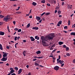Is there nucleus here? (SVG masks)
Listing matches in <instances>:
<instances>
[{
	"label": "nucleus",
	"mask_w": 75,
	"mask_h": 75,
	"mask_svg": "<svg viewBox=\"0 0 75 75\" xmlns=\"http://www.w3.org/2000/svg\"><path fill=\"white\" fill-rule=\"evenodd\" d=\"M55 37V34L54 33L51 34L50 35H47L44 38V36H41V39L42 40V45L43 46L46 47L47 46V42H48V40H52L53 38Z\"/></svg>",
	"instance_id": "1"
},
{
	"label": "nucleus",
	"mask_w": 75,
	"mask_h": 75,
	"mask_svg": "<svg viewBox=\"0 0 75 75\" xmlns=\"http://www.w3.org/2000/svg\"><path fill=\"white\" fill-rule=\"evenodd\" d=\"M12 20V18H10L9 15H7L4 18V21H5L6 22H7L8 20Z\"/></svg>",
	"instance_id": "2"
},
{
	"label": "nucleus",
	"mask_w": 75,
	"mask_h": 75,
	"mask_svg": "<svg viewBox=\"0 0 75 75\" xmlns=\"http://www.w3.org/2000/svg\"><path fill=\"white\" fill-rule=\"evenodd\" d=\"M59 59H57V63L58 64H61V67H62L64 65V61L62 60H59Z\"/></svg>",
	"instance_id": "3"
},
{
	"label": "nucleus",
	"mask_w": 75,
	"mask_h": 75,
	"mask_svg": "<svg viewBox=\"0 0 75 75\" xmlns=\"http://www.w3.org/2000/svg\"><path fill=\"white\" fill-rule=\"evenodd\" d=\"M59 67L57 66H55L54 67V69L56 71H58V70H59Z\"/></svg>",
	"instance_id": "4"
},
{
	"label": "nucleus",
	"mask_w": 75,
	"mask_h": 75,
	"mask_svg": "<svg viewBox=\"0 0 75 75\" xmlns=\"http://www.w3.org/2000/svg\"><path fill=\"white\" fill-rule=\"evenodd\" d=\"M7 57H4L1 59V61H7Z\"/></svg>",
	"instance_id": "5"
},
{
	"label": "nucleus",
	"mask_w": 75,
	"mask_h": 75,
	"mask_svg": "<svg viewBox=\"0 0 75 75\" xmlns=\"http://www.w3.org/2000/svg\"><path fill=\"white\" fill-rule=\"evenodd\" d=\"M3 57H7V55L8 54H7V53H4V52H3Z\"/></svg>",
	"instance_id": "6"
},
{
	"label": "nucleus",
	"mask_w": 75,
	"mask_h": 75,
	"mask_svg": "<svg viewBox=\"0 0 75 75\" xmlns=\"http://www.w3.org/2000/svg\"><path fill=\"white\" fill-rule=\"evenodd\" d=\"M30 38L31 39V41H35V39L33 38V37L32 36L30 37Z\"/></svg>",
	"instance_id": "7"
},
{
	"label": "nucleus",
	"mask_w": 75,
	"mask_h": 75,
	"mask_svg": "<svg viewBox=\"0 0 75 75\" xmlns=\"http://www.w3.org/2000/svg\"><path fill=\"white\" fill-rule=\"evenodd\" d=\"M21 72H22V69H20L18 71V74H20L21 73Z\"/></svg>",
	"instance_id": "8"
},
{
	"label": "nucleus",
	"mask_w": 75,
	"mask_h": 75,
	"mask_svg": "<svg viewBox=\"0 0 75 75\" xmlns=\"http://www.w3.org/2000/svg\"><path fill=\"white\" fill-rule=\"evenodd\" d=\"M0 35H4V32L0 31Z\"/></svg>",
	"instance_id": "9"
},
{
	"label": "nucleus",
	"mask_w": 75,
	"mask_h": 75,
	"mask_svg": "<svg viewBox=\"0 0 75 75\" xmlns=\"http://www.w3.org/2000/svg\"><path fill=\"white\" fill-rule=\"evenodd\" d=\"M32 29L33 30H38V27H33L32 28Z\"/></svg>",
	"instance_id": "10"
},
{
	"label": "nucleus",
	"mask_w": 75,
	"mask_h": 75,
	"mask_svg": "<svg viewBox=\"0 0 75 75\" xmlns=\"http://www.w3.org/2000/svg\"><path fill=\"white\" fill-rule=\"evenodd\" d=\"M36 54H41V51L40 50H38V51L36 52Z\"/></svg>",
	"instance_id": "11"
},
{
	"label": "nucleus",
	"mask_w": 75,
	"mask_h": 75,
	"mask_svg": "<svg viewBox=\"0 0 75 75\" xmlns=\"http://www.w3.org/2000/svg\"><path fill=\"white\" fill-rule=\"evenodd\" d=\"M36 19L38 20H40L41 18H40V17L39 16H37L36 17Z\"/></svg>",
	"instance_id": "12"
},
{
	"label": "nucleus",
	"mask_w": 75,
	"mask_h": 75,
	"mask_svg": "<svg viewBox=\"0 0 75 75\" xmlns=\"http://www.w3.org/2000/svg\"><path fill=\"white\" fill-rule=\"evenodd\" d=\"M35 66H37L38 67H39L40 66V65L39 64H38L36 62H35L34 64Z\"/></svg>",
	"instance_id": "13"
},
{
	"label": "nucleus",
	"mask_w": 75,
	"mask_h": 75,
	"mask_svg": "<svg viewBox=\"0 0 75 75\" xmlns=\"http://www.w3.org/2000/svg\"><path fill=\"white\" fill-rule=\"evenodd\" d=\"M32 4H33V5L34 6H35L37 5V3L34 2H33Z\"/></svg>",
	"instance_id": "14"
},
{
	"label": "nucleus",
	"mask_w": 75,
	"mask_h": 75,
	"mask_svg": "<svg viewBox=\"0 0 75 75\" xmlns=\"http://www.w3.org/2000/svg\"><path fill=\"white\" fill-rule=\"evenodd\" d=\"M0 49L1 50H3V47L2 45L0 43Z\"/></svg>",
	"instance_id": "15"
},
{
	"label": "nucleus",
	"mask_w": 75,
	"mask_h": 75,
	"mask_svg": "<svg viewBox=\"0 0 75 75\" xmlns=\"http://www.w3.org/2000/svg\"><path fill=\"white\" fill-rule=\"evenodd\" d=\"M64 44V42H59V44L60 45H62V44Z\"/></svg>",
	"instance_id": "16"
},
{
	"label": "nucleus",
	"mask_w": 75,
	"mask_h": 75,
	"mask_svg": "<svg viewBox=\"0 0 75 75\" xmlns=\"http://www.w3.org/2000/svg\"><path fill=\"white\" fill-rule=\"evenodd\" d=\"M25 53H26V51H24L23 52V54L24 56H25Z\"/></svg>",
	"instance_id": "17"
},
{
	"label": "nucleus",
	"mask_w": 75,
	"mask_h": 75,
	"mask_svg": "<svg viewBox=\"0 0 75 75\" xmlns=\"http://www.w3.org/2000/svg\"><path fill=\"white\" fill-rule=\"evenodd\" d=\"M57 13H58V14H59H59H61V11H60V10H59L58 11Z\"/></svg>",
	"instance_id": "18"
},
{
	"label": "nucleus",
	"mask_w": 75,
	"mask_h": 75,
	"mask_svg": "<svg viewBox=\"0 0 75 75\" xmlns=\"http://www.w3.org/2000/svg\"><path fill=\"white\" fill-rule=\"evenodd\" d=\"M70 24H71V21H69H69H68V25H70Z\"/></svg>",
	"instance_id": "19"
},
{
	"label": "nucleus",
	"mask_w": 75,
	"mask_h": 75,
	"mask_svg": "<svg viewBox=\"0 0 75 75\" xmlns=\"http://www.w3.org/2000/svg\"><path fill=\"white\" fill-rule=\"evenodd\" d=\"M30 23H29L26 26V28H29V27H30Z\"/></svg>",
	"instance_id": "20"
},
{
	"label": "nucleus",
	"mask_w": 75,
	"mask_h": 75,
	"mask_svg": "<svg viewBox=\"0 0 75 75\" xmlns=\"http://www.w3.org/2000/svg\"><path fill=\"white\" fill-rule=\"evenodd\" d=\"M14 70H11L10 71V73H11V74H12V73H14Z\"/></svg>",
	"instance_id": "21"
},
{
	"label": "nucleus",
	"mask_w": 75,
	"mask_h": 75,
	"mask_svg": "<svg viewBox=\"0 0 75 75\" xmlns=\"http://www.w3.org/2000/svg\"><path fill=\"white\" fill-rule=\"evenodd\" d=\"M41 3H45V0H43L41 1Z\"/></svg>",
	"instance_id": "22"
},
{
	"label": "nucleus",
	"mask_w": 75,
	"mask_h": 75,
	"mask_svg": "<svg viewBox=\"0 0 75 75\" xmlns=\"http://www.w3.org/2000/svg\"><path fill=\"white\" fill-rule=\"evenodd\" d=\"M4 16L1 15H0V18H4Z\"/></svg>",
	"instance_id": "23"
},
{
	"label": "nucleus",
	"mask_w": 75,
	"mask_h": 75,
	"mask_svg": "<svg viewBox=\"0 0 75 75\" xmlns=\"http://www.w3.org/2000/svg\"><path fill=\"white\" fill-rule=\"evenodd\" d=\"M59 5H58L57 7H56V10H59Z\"/></svg>",
	"instance_id": "24"
},
{
	"label": "nucleus",
	"mask_w": 75,
	"mask_h": 75,
	"mask_svg": "<svg viewBox=\"0 0 75 75\" xmlns=\"http://www.w3.org/2000/svg\"><path fill=\"white\" fill-rule=\"evenodd\" d=\"M67 7H68V8H71H71H72V7H71V6H69V5H68V6H67Z\"/></svg>",
	"instance_id": "25"
},
{
	"label": "nucleus",
	"mask_w": 75,
	"mask_h": 75,
	"mask_svg": "<svg viewBox=\"0 0 75 75\" xmlns=\"http://www.w3.org/2000/svg\"><path fill=\"white\" fill-rule=\"evenodd\" d=\"M58 24H62V21H59L58 23Z\"/></svg>",
	"instance_id": "26"
},
{
	"label": "nucleus",
	"mask_w": 75,
	"mask_h": 75,
	"mask_svg": "<svg viewBox=\"0 0 75 75\" xmlns=\"http://www.w3.org/2000/svg\"><path fill=\"white\" fill-rule=\"evenodd\" d=\"M55 51H57V49H55L54 50H53L52 51V53L55 52Z\"/></svg>",
	"instance_id": "27"
},
{
	"label": "nucleus",
	"mask_w": 75,
	"mask_h": 75,
	"mask_svg": "<svg viewBox=\"0 0 75 75\" xmlns=\"http://www.w3.org/2000/svg\"><path fill=\"white\" fill-rule=\"evenodd\" d=\"M66 51H68L69 50V47H66Z\"/></svg>",
	"instance_id": "28"
},
{
	"label": "nucleus",
	"mask_w": 75,
	"mask_h": 75,
	"mask_svg": "<svg viewBox=\"0 0 75 75\" xmlns=\"http://www.w3.org/2000/svg\"><path fill=\"white\" fill-rule=\"evenodd\" d=\"M66 55L67 56H70V54L69 53H67Z\"/></svg>",
	"instance_id": "29"
},
{
	"label": "nucleus",
	"mask_w": 75,
	"mask_h": 75,
	"mask_svg": "<svg viewBox=\"0 0 75 75\" xmlns=\"http://www.w3.org/2000/svg\"><path fill=\"white\" fill-rule=\"evenodd\" d=\"M63 47L64 48H66L67 47V46L66 45H64L63 46Z\"/></svg>",
	"instance_id": "30"
},
{
	"label": "nucleus",
	"mask_w": 75,
	"mask_h": 75,
	"mask_svg": "<svg viewBox=\"0 0 75 75\" xmlns=\"http://www.w3.org/2000/svg\"><path fill=\"white\" fill-rule=\"evenodd\" d=\"M45 15L46 16H48V15H50V13H45Z\"/></svg>",
	"instance_id": "31"
},
{
	"label": "nucleus",
	"mask_w": 75,
	"mask_h": 75,
	"mask_svg": "<svg viewBox=\"0 0 75 75\" xmlns=\"http://www.w3.org/2000/svg\"><path fill=\"white\" fill-rule=\"evenodd\" d=\"M17 37H15L14 38V40L15 41H17Z\"/></svg>",
	"instance_id": "32"
},
{
	"label": "nucleus",
	"mask_w": 75,
	"mask_h": 75,
	"mask_svg": "<svg viewBox=\"0 0 75 75\" xmlns=\"http://www.w3.org/2000/svg\"><path fill=\"white\" fill-rule=\"evenodd\" d=\"M15 69H16V70H17L18 69V68L17 67H15Z\"/></svg>",
	"instance_id": "33"
},
{
	"label": "nucleus",
	"mask_w": 75,
	"mask_h": 75,
	"mask_svg": "<svg viewBox=\"0 0 75 75\" xmlns=\"http://www.w3.org/2000/svg\"><path fill=\"white\" fill-rule=\"evenodd\" d=\"M16 13H17V14H21V12H16Z\"/></svg>",
	"instance_id": "34"
},
{
	"label": "nucleus",
	"mask_w": 75,
	"mask_h": 75,
	"mask_svg": "<svg viewBox=\"0 0 75 75\" xmlns=\"http://www.w3.org/2000/svg\"><path fill=\"white\" fill-rule=\"evenodd\" d=\"M64 29H68V27H67V26H65L64 27Z\"/></svg>",
	"instance_id": "35"
},
{
	"label": "nucleus",
	"mask_w": 75,
	"mask_h": 75,
	"mask_svg": "<svg viewBox=\"0 0 75 75\" xmlns=\"http://www.w3.org/2000/svg\"><path fill=\"white\" fill-rule=\"evenodd\" d=\"M21 29H20L18 30V33H20V32H21Z\"/></svg>",
	"instance_id": "36"
},
{
	"label": "nucleus",
	"mask_w": 75,
	"mask_h": 75,
	"mask_svg": "<svg viewBox=\"0 0 75 75\" xmlns=\"http://www.w3.org/2000/svg\"><path fill=\"white\" fill-rule=\"evenodd\" d=\"M18 29L17 28H16L15 29H14V30H15V31H18Z\"/></svg>",
	"instance_id": "37"
},
{
	"label": "nucleus",
	"mask_w": 75,
	"mask_h": 75,
	"mask_svg": "<svg viewBox=\"0 0 75 75\" xmlns=\"http://www.w3.org/2000/svg\"><path fill=\"white\" fill-rule=\"evenodd\" d=\"M47 6H51V5H50V4L48 3L47 4Z\"/></svg>",
	"instance_id": "38"
},
{
	"label": "nucleus",
	"mask_w": 75,
	"mask_h": 75,
	"mask_svg": "<svg viewBox=\"0 0 75 75\" xmlns=\"http://www.w3.org/2000/svg\"><path fill=\"white\" fill-rule=\"evenodd\" d=\"M45 12H44L43 13L41 14V16H42L44 15V14H45Z\"/></svg>",
	"instance_id": "39"
},
{
	"label": "nucleus",
	"mask_w": 75,
	"mask_h": 75,
	"mask_svg": "<svg viewBox=\"0 0 75 75\" xmlns=\"http://www.w3.org/2000/svg\"><path fill=\"white\" fill-rule=\"evenodd\" d=\"M38 36H36L35 37V38L36 39H37V38H38Z\"/></svg>",
	"instance_id": "40"
},
{
	"label": "nucleus",
	"mask_w": 75,
	"mask_h": 75,
	"mask_svg": "<svg viewBox=\"0 0 75 75\" xmlns=\"http://www.w3.org/2000/svg\"><path fill=\"white\" fill-rule=\"evenodd\" d=\"M42 58V56L41 57H38V58L39 59H41V58Z\"/></svg>",
	"instance_id": "41"
},
{
	"label": "nucleus",
	"mask_w": 75,
	"mask_h": 75,
	"mask_svg": "<svg viewBox=\"0 0 75 75\" xmlns=\"http://www.w3.org/2000/svg\"><path fill=\"white\" fill-rule=\"evenodd\" d=\"M27 75H32L31 73V72L28 73Z\"/></svg>",
	"instance_id": "42"
},
{
	"label": "nucleus",
	"mask_w": 75,
	"mask_h": 75,
	"mask_svg": "<svg viewBox=\"0 0 75 75\" xmlns=\"http://www.w3.org/2000/svg\"><path fill=\"white\" fill-rule=\"evenodd\" d=\"M72 27H73L74 28H75V24H74V25H72Z\"/></svg>",
	"instance_id": "43"
},
{
	"label": "nucleus",
	"mask_w": 75,
	"mask_h": 75,
	"mask_svg": "<svg viewBox=\"0 0 75 75\" xmlns=\"http://www.w3.org/2000/svg\"><path fill=\"white\" fill-rule=\"evenodd\" d=\"M73 62L74 64L75 63V59H74L73 61Z\"/></svg>",
	"instance_id": "44"
},
{
	"label": "nucleus",
	"mask_w": 75,
	"mask_h": 75,
	"mask_svg": "<svg viewBox=\"0 0 75 75\" xmlns=\"http://www.w3.org/2000/svg\"><path fill=\"white\" fill-rule=\"evenodd\" d=\"M6 48L7 49H10V47L7 46H6Z\"/></svg>",
	"instance_id": "45"
},
{
	"label": "nucleus",
	"mask_w": 75,
	"mask_h": 75,
	"mask_svg": "<svg viewBox=\"0 0 75 75\" xmlns=\"http://www.w3.org/2000/svg\"><path fill=\"white\" fill-rule=\"evenodd\" d=\"M64 4H65V3H64V2H62V6H64Z\"/></svg>",
	"instance_id": "46"
},
{
	"label": "nucleus",
	"mask_w": 75,
	"mask_h": 75,
	"mask_svg": "<svg viewBox=\"0 0 75 75\" xmlns=\"http://www.w3.org/2000/svg\"><path fill=\"white\" fill-rule=\"evenodd\" d=\"M13 24L14 25H15L16 24V21H13Z\"/></svg>",
	"instance_id": "47"
},
{
	"label": "nucleus",
	"mask_w": 75,
	"mask_h": 75,
	"mask_svg": "<svg viewBox=\"0 0 75 75\" xmlns=\"http://www.w3.org/2000/svg\"><path fill=\"white\" fill-rule=\"evenodd\" d=\"M37 59H33V61H36V60H37Z\"/></svg>",
	"instance_id": "48"
},
{
	"label": "nucleus",
	"mask_w": 75,
	"mask_h": 75,
	"mask_svg": "<svg viewBox=\"0 0 75 75\" xmlns=\"http://www.w3.org/2000/svg\"><path fill=\"white\" fill-rule=\"evenodd\" d=\"M20 37L19 36V37H18V38H17V39L18 40H19V39H20Z\"/></svg>",
	"instance_id": "49"
},
{
	"label": "nucleus",
	"mask_w": 75,
	"mask_h": 75,
	"mask_svg": "<svg viewBox=\"0 0 75 75\" xmlns=\"http://www.w3.org/2000/svg\"><path fill=\"white\" fill-rule=\"evenodd\" d=\"M10 69L11 71H12V70H13V68H10Z\"/></svg>",
	"instance_id": "50"
},
{
	"label": "nucleus",
	"mask_w": 75,
	"mask_h": 75,
	"mask_svg": "<svg viewBox=\"0 0 75 75\" xmlns=\"http://www.w3.org/2000/svg\"><path fill=\"white\" fill-rule=\"evenodd\" d=\"M36 39L37 40H40V37H38Z\"/></svg>",
	"instance_id": "51"
},
{
	"label": "nucleus",
	"mask_w": 75,
	"mask_h": 75,
	"mask_svg": "<svg viewBox=\"0 0 75 75\" xmlns=\"http://www.w3.org/2000/svg\"><path fill=\"white\" fill-rule=\"evenodd\" d=\"M26 67H27V68H28L29 67V66L28 65H27L26 66Z\"/></svg>",
	"instance_id": "52"
},
{
	"label": "nucleus",
	"mask_w": 75,
	"mask_h": 75,
	"mask_svg": "<svg viewBox=\"0 0 75 75\" xmlns=\"http://www.w3.org/2000/svg\"><path fill=\"white\" fill-rule=\"evenodd\" d=\"M57 13V10H56L54 11V13Z\"/></svg>",
	"instance_id": "53"
},
{
	"label": "nucleus",
	"mask_w": 75,
	"mask_h": 75,
	"mask_svg": "<svg viewBox=\"0 0 75 75\" xmlns=\"http://www.w3.org/2000/svg\"><path fill=\"white\" fill-rule=\"evenodd\" d=\"M59 59H61V56L60 55H59Z\"/></svg>",
	"instance_id": "54"
},
{
	"label": "nucleus",
	"mask_w": 75,
	"mask_h": 75,
	"mask_svg": "<svg viewBox=\"0 0 75 75\" xmlns=\"http://www.w3.org/2000/svg\"><path fill=\"white\" fill-rule=\"evenodd\" d=\"M23 42H26V40H23Z\"/></svg>",
	"instance_id": "55"
},
{
	"label": "nucleus",
	"mask_w": 75,
	"mask_h": 75,
	"mask_svg": "<svg viewBox=\"0 0 75 75\" xmlns=\"http://www.w3.org/2000/svg\"><path fill=\"white\" fill-rule=\"evenodd\" d=\"M1 24H3V22H0V25H1Z\"/></svg>",
	"instance_id": "56"
},
{
	"label": "nucleus",
	"mask_w": 75,
	"mask_h": 75,
	"mask_svg": "<svg viewBox=\"0 0 75 75\" xmlns=\"http://www.w3.org/2000/svg\"><path fill=\"white\" fill-rule=\"evenodd\" d=\"M52 59H53L54 60H55V57H53Z\"/></svg>",
	"instance_id": "57"
},
{
	"label": "nucleus",
	"mask_w": 75,
	"mask_h": 75,
	"mask_svg": "<svg viewBox=\"0 0 75 75\" xmlns=\"http://www.w3.org/2000/svg\"><path fill=\"white\" fill-rule=\"evenodd\" d=\"M57 26H58V27H59V26H60V25H59V23H58L57 25Z\"/></svg>",
	"instance_id": "58"
},
{
	"label": "nucleus",
	"mask_w": 75,
	"mask_h": 75,
	"mask_svg": "<svg viewBox=\"0 0 75 75\" xmlns=\"http://www.w3.org/2000/svg\"><path fill=\"white\" fill-rule=\"evenodd\" d=\"M11 75H16L15 73H13Z\"/></svg>",
	"instance_id": "59"
},
{
	"label": "nucleus",
	"mask_w": 75,
	"mask_h": 75,
	"mask_svg": "<svg viewBox=\"0 0 75 75\" xmlns=\"http://www.w3.org/2000/svg\"><path fill=\"white\" fill-rule=\"evenodd\" d=\"M53 55H50L49 56V57H53Z\"/></svg>",
	"instance_id": "60"
},
{
	"label": "nucleus",
	"mask_w": 75,
	"mask_h": 75,
	"mask_svg": "<svg viewBox=\"0 0 75 75\" xmlns=\"http://www.w3.org/2000/svg\"><path fill=\"white\" fill-rule=\"evenodd\" d=\"M6 65L7 66H9V64H8L7 63L6 64Z\"/></svg>",
	"instance_id": "61"
},
{
	"label": "nucleus",
	"mask_w": 75,
	"mask_h": 75,
	"mask_svg": "<svg viewBox=\"0 0 75 75\" xmlns=\"http://www.w3.org/2000/svg\"><path fill=\"white\" fill-rule=\"evenodd\" d=\"M31 13V9H30L29 12V13Z\"/></svg>",
	"instance_id": "62"
},
{
	"label": "nucleus",
	"mask_w": 75,
	"mask_h": 75,
	"mask_svg": "<svg viewBox=\"0 0 75 75\" xmlns=\"http://www.w3.org/2000/svg\"><path fill=\"white\" fill-rule=\"evenodd\" d=\"M73 41H74V42H73V43H75V39H73Z\"/></svg>",
	"instance_id": "63"
},
{
	"label": "nucleus",
	"mask_w": 75,
	"mask_h": 75,
	"mask_svg": "<svg viewBox=\"0 0 75 75\" xmlns=\"http://www.w3.org/2000/svg\"><path fill=\"white\" fill-rule=\"evenodd\" d=\"M11 75V73H8V74L7 75Z\"/></svg>",
	"instance_id": "64"
}]
</instances>
